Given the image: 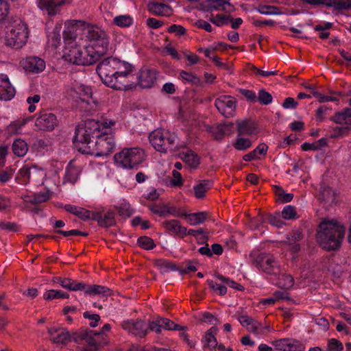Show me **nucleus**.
I'll return each mask as SVG.
<instances>
[{
	"label": "nucleus",
	"instance_id": "f257e3e1",
	"mask_svg": "<svg viewBox=\"0 0 351 351\" xmlns=\"http://www.w3.org/2000/svg\"><path fill=\"white\" fill-rule=\"evenodd\" d=\"M115 121L112 119H89L77 127L73 138L80 152L97 157L108 156L114 149L112 136Z\"/></svg>",
	"mask_w": 351,
	"mask_h": 351
},
{
	"label": "nucleus",
	"instance_id": "f03ea898",
	"mask_svg": "<svg viewBox=\"0 0 351 351\" xmlns=\"http://www.w3.org/2000/svg\"><path fill=\"white\" fill-rule=\"evenodd\" d=\"M107 47L108 45H63L62 58L76 65H92L107 53Z\"/></svg>",
	"mask_w": 351,
	"mask_h": 351
},
{
	"label": "nucleus",
	"instance_id": "7ed1b4c3",
	"mask_svg": "<svg viewBox=\"0 0 351 351\" xmlns=\"http://www.w3.org/2000/svg\"><path fill=\"white\" fill-rule=\"evenodd\" d=\"M345 227L335 219H324L319 224L317 238L323 248L335 250L341 245Z\"/></svg>",
	"mask_w": 351,
	"mask_h": 351
},
{
	"label": "nucleus",
	"instance_id": "20e7f679",
	"mask_svg": "<svg viewBox=\"0 0 351 351\" xmlns=\"http://www.w3.org/2000/svg\"><path fill=\"white\" fill-rule=\"evenodd\" d=\"M149 140L152 147L162 153L178 150L184 147V143L179 142L178 137L175 133L165 130L152 131L149 135Z\"/></svg>",
	"mask_w": 351,
	"mask_h": 351
},
{
	"label": "nucleus",
	"instance_id": "39448f33",
	"mask_svg": "<svg viewBox=\"0 0 351 351\" xmlns=\"http://www.w3.org/2000/svg\"><path fill=\"white\" fill-rule=\"evenodd\" d=\"M145 158V152L139 147L123 149L114 156V162L117 167L132 169H137Z\"/></svg>",
	"mask_w": 351,
	"mask_h": 351
},
{
	"label": "nucleus",
	"instance_id": "423d86ee",
	"mask_svg": "<svg viewBox=\"0 0 351 351\" xmlns=\"http://www.w3.org/2000/svg\"><path fill=\"white\" fill-rule=\"evenodd\" d=\"M134 66L128 62L118 58L113 82L110 87L115 90H128L132 87L133 82L130 80L133 78Z\"/></svg>",
	"mask_w": 351,
	"mask_h": 351
},
{
	"label": "nucleus",
	"instance_id": "0eeeda50",
	"mask_svg": "<svg viewBox=\"0 0 351 351\" xmlns=\"http://www.w3.org/2000/svg\"><path fill=\"white\" fill-rule=\"evenodd\" d=\"M111 329L109 324H106L101 330L96 332L93 330H85L73 336V341L77 344L79 351H96L98 348L99 335H106Z\"/></svg>",
	"mask_w": 351,
	"mask_h": 351
},
{
	"label": "nucleus",
	"instance_id": "6e6552de",
	"mask_svg": "<svg viewBox=\"0 0 351 351\" xmlns=\"http://www.w3.org/2000/svg\"><path fill=\"white\" fill-rule=\"evenodd\" d=\"M71 96L82 104V108L85 110L93 109L92 104L94 103L92 98V90L89 86L82 84L76 83L71 88Z\"/></svg>",
	"mask_w": 351,
	"mask_h": 351
},
{
	"label": "nucleus",
	"instance_id": "1a4fd4ad",
	"mask_svg": "<svg viewBox=\"0 0 351 351\" xmlns=\"http://www.w3.org/2000/svg\"><path fill=\"white\" fill-rule=\"evenodd\" d=\"M254 264L256 267L268 275L276 276L280 271L279 263L270 254L261 253L258 254L254 260Z\"/></svg>",
	"mask_w": 351,
	"mask_h": 351
},
{
	"label": "nucleus",
	"instance_id": "9d476101",
	"mask_svg": "<svg viewBox=\"0 0 351 351\" xmlns=\"http://www.w3.org/2000/svg\"><path fill=\"white\" fill-rule=\"evenodd\" d=\"M76 25H80L82 29V34L83 37L81 38L84 42H99L101 44L106 43V34L101 30L97 26H93L86 23L83 21H75Z\"/></svg>",
	"mask_w": 351,
	"mask_h": 351
},
{
	"label": "nucleus",
	"instance_id": "9b49d317",
	"mask_svg": "<svg viewBox=\"0 0 351 351\" xmlns=\"http://www.w3.org/2000/svg\"><path fill=\"white\" fill-rule=\"evenodd\" d=\"M118 58L114 57H108L105 58L97 66V73L102 82L110 87V84L113 82L112 77L115 71Z\"/></svg>",
	"mask_w": 351,
	"mask_h": 351
},
{
	"label": "nucleus",
	"instance_id": "f8f14e48",
	"mask_svg": "<svg viewBox=\"0 0 351 351\" xmlns=\"http://www.w3.org/2000/svg\"><path fill=\"white\" fill-rule=\"evenodd\" d=\"M215 106L222 116L230 118L235 114L237 101L230 95H221L215 99Z\"/></svg>",
	"mask_w": 351,
	"mask_h": 351
},
{
	"label": "nucleus",
	"instance_id": "ddd939ff",
	"mask_svg": "<svg viewBox=\"0 0 351 351\" xmlns=\"http://www.w3.org/2000/svg\"><path fill=\"white\" fill-rule=\"evenodd\" d=\"M28 38L29 30L26 25H19L5 33V44H26Z\"/></svg>",
	"mask_w": 351,
	"mask_h": 351
},
{
	"label": "nucleus",
	"instance_id": "4468645a",
	"mask_svg": "<svg viewBox=\"0 0 351 351\" xmlns=\"http://www.w3.org/2000/svg\"><path fill=\"white\" fill-rule=\"evenodd\" d=\"M56 116L47 111L40 112L35 121V126L40 130L52 131L58 125Z\"/></svg>",
	"mask_w": 351,
	"mask_h": 351
},
{
	"label": "nucleus",
	"instance_id": "2eb2a0df",
	"mask_svg": "<svg viewBox=\"0 0 351 351\" xmlns=\"http://www.w3.org/2000/svg\"><path fill=\"white\" fill-rule=\"evenodd\" d=\"M121 328L129 333L138 337H145L148 330L147 325L142 320L125 319L121 324Z\"/></svg>",
	"mask_w": 351,
	"mask_h": 351
},
{
	"label": "nucleus",
	"instance_id": "dca6fc26",
	"mask_svg": "<svg viewBox=\"0 0 351 351\" xmlns=\"http://www.w3.org/2000/svg\"><path fill=\"white\" fill-rule=\"evenodd\" d=\"M21 65L26 73H39L45 69V62L37 57L31 56L21 61Z\"/></svg>",
	"mask_w": 351,
	"mask_h": 351
},
{
	"label": "nucleus",
	"instance_id": "f3484780",
	"mask_svg": "<svg viewBox=\"0 0 351 351\" xmlns=\"http://www.w3.org/2000/svg\"><path fill=\"white\" fill-rule=\"evenodd\" d=\"M149 210L160 217L171 215L176 217H181L183 213L176 206H170L165 204H152L149 206Z\"/></svg>",
	"mask_w": 351,
	"mask_h": 351
},
{
	"label": "nucleus",
	"instance_id": "a211bd4d",
	"mask_svg": "<svg viewBox=\"0 0 351 351\" xmlns=\"http://www.w3.org/2000/svg\"><path fill=\"white\" fill-rule=\"evenodd\" d=\"M15 93V88L11 84L8 75L0 73V99L10 100L14 97Z\"/></svg>",
	"mask_w": 351,
	"mask_h": 351
},
{
	"label": "nucleus",
	"instance_id": "6ab92c4d",
	"mask_svg": "<svg viewBox=\"0 0 351 351\" xmlns=\"http://www.w3.org/2000/svg\"><path fill=\"white\" fill-rule=\"evenodd\" d=\"M48 332L51 340L55 343L66 344L71 339L73 340V336L71 337L67 330L56 326L49 328ZM77 333H75L76 335Z\"/></svg>",
	"mask_w": 351,
	"mask_h": 351
},
{
	"label": "nucleus",
	"instance_id": "aec40b11",
	"mask_svg": "<svg viewBox=\"0 0 351 351\" xmlns=\"http://www.w3.org/2000/svg\"><path fill=\"white\" fill-rule=\"evenodd\" d=\"M162 225L172 235L183 238L187 235V229L176 219L165 220Z\"/></svg>",
	"mask_w": 351,
	"mask_h": 351
},
{
	"label": "nucleus",
	"instance_id": "412c9836",
	"mask_svg": "<svg viewBox=\"0 0 351 351\" xmlns=\"http://www.w3.org/2000/svg\"><path fill=\"white\" fill-rule=\"evenodd\" d=\"M137 79L141 88H151L156 80V73L155 71L151 69L142 70Z\"/></svg>",
	"mask_w": 351,
	"mask_h": 351
},
{
	"label": "nucleus",
	"instance_id": "4be33fe9",
	"mask_svg": "<svg viewBox=\"0 0 351 351\" xmlns=\"http://www.w3.org/2000/svg\"><path fill=\"white\" fill-rule=\"evenodd\" d=\"M38 7L47 12L49 16H54L59 12V8L64 3V0H38Z\"/></svg>",
	"mask_w": 351,
	"mask_h": 351
},
{
	"label": "nucleus",
	"instance_id": "5701e85b",
	"mask_svg": "<svg viewBox=\"0 0 351 351\" xmlns=\"http://www.w3.org/2000/svg\"><path fill=\"white\" fill-rule=\"evenodd\" d=\"M237 134L250 136L257 134L258 130L255 123L251 121L244 120L237 123Z\"/></svg>",
	"mask_w": 351,
	"mask_h": 351
},
{
	"label": "nucleus",
	"instance_id": "b1692460",
	"mask_svg": "<svg viewBox=\"0 0 351 351\" xmlns=\"http://www.w3.org/2000/svg\"><path fill=\"white\" fill-rule=\"evenodd\" d=\"M93 220L104 227H110L115 223L114 214L111 211L106 212L104 215L101 212H94Z\"/></svg>",
	"mask_w": 351,
	"mask_h": 351
},
{
	"label": "nucleus",
	"instance_id": "393cba45",
	"mask_svg": "<svg viewBox=\"0 0 351 351\" xmlns=\"http://www.w3.org/2000/svg\"><path fill=\"white\" fill-rule=\"evenodd\" d=\"M147 10L153 14L158 16H169L171 14L172 12V10L169 5L157 2L149 3Z\"/></svg>",
	"mask_w": 351,
	"mask_h": 351
},
{
	"label": "nucleus",
	"instance_id": "a878e982",
	"mask_svg": "<svg viewBox=\"0 0 351 351\" xmlns=\"http://www.w3.org/2000/svg\"><path fill=\"white\" fill-rule=\"evenodd\" d=\"M217 333V328L215 326L211 327L206 332L202 340L204 348L212 350L217 348V341L215 337Z\"/></svg>",
	"mask_w": 351,
	"mask_h": 351
},
{
	"label": "nucleus",
	"instance_id": "bb28decb",
	"mask_svg": "<svg viewBox=\"0 0 351 351\" xmlns=\"http://www.w3.org/2000/svg\"><path fill=\"white\" fill-rule=\"evenodd\" d=\"M82 34V29L80 25H76L75 21L74 24L68 27L63 32L64 41L66 44H71L73 42H77V36Z\"/></svg>",
	"mask_w": 351,
	"mask_h": 351
},
{
	"label": "nucleus",
	"instance_id": "cd10ccee",
	"mask_svg": "<svg viewBox=\"0 0 351 351\" xmlns=\"http://www.w3.org/2000/svg\"><path fill=\"white\" fill-rule=\"evenodd\" d=\"M84 290V293L87 295L95 296L99 295L101 297H108L111 295V290L104 286L101 285H90L89 287H86Z\"/></svg>",
	"mask_w": 351,
	"mask_h": 351
},
{
	"label": "nucleus",
	"instance_id": "c85d7f7f",
	"mask_svg": "<svg viewBox=\"0 0 351 351\" xmlns=\"http://www.w3.org/2000/svg\"><path fill=\"white\" fill-rule=\"evenodd\" d=\"M330 119L337 124L351 125V109L346 108L343 110L335 113Z\"/></svg>",
	"mask_w": 351,
	"mask_h": 351
},
{
	"label": "nucleus",
	"instance_id": "c756f323",
	"mask_svg": "<svg viewBox=\"0 0 351 351\" xmlns=\"http://www.w3.org/2000/svg\"><path fill=\"white\" fill-rule=\"evenodd\" d=\"M29 177H30V182L35 186H40L44 183L46 173L43 169L32 166L31 172H29Z\"/></svg>",
	"mask_w": 351,
	"mask_h": 351
},
{
	"label": "nucleus",
	"instance_id": "7c9ffc66",
	"mask_svg": "<svg viewBox=\"0 0 351 351\" xmlns=\"http://www.w3.org/2000/svg\"><path fill=\"white\" fill-rule=\"evenodd\" d=\"M28 149L29 146L23 139L16 138L12 143V151L13 154L18 157H23L25 156Z\"/></svg>",
	"mask_w": 351,
	"mask_h": 351
},
{
	"label": "nucleus",
	"instance_id": "2f4dec72",
	"mask_svg": "<svg viewBox=\"0 0 351 351\" xmlns=\"http://www.w3.org/2000/svg\"><path fill=\"white\" fill-rule=\"evenodd\" d=\"M180 158L186 162L189 167L195 169L198 167L199 163V158L197 154H195L191 150H186L180 153Z\"/></svg>",
	"mask_w": 351,
	"mask_h": 351
},
{
	"label": "nucleus",
	"instance_id": "473e14b6",
	"mask_svg": "<svg viewBox=\"0 0 351 351\" xmlns=\"http://www.w3.org/2000/svg\"><path fill=\"white\" fill-rule=\"evenodd\" d=\"M58 282L60 285L69 291H82L85 289V284L82 282H77L69 278H59Z\"/></svg>",
	"mask_w": 351,
	"mask_h": 351
},
{
	"label": "nucleus",
	"instance_id": "72a5a7b5",
	"mask_svg": "<svg viewBox=\"0 0 351 351\" xmlns=\"http://www.w3.org/2000/svg\"><path fill=\"white\" fill-rule=\"evenodd\" d=\"M252 143V141L249 137L237 134L232 145L235 149L243 152L250 148Z\"/></svg>",
	"mask_w": 351,
	"mask_h": 351
},
{
	"label": "nucleus",
	"instance_id": "f704fd0d",
	"mask_svg": "<svg viewBox=\"0 0 351 351\" xmlns=\"http://www.w3.org/2000/svg\"><path fill=\"white\" fill-rule=\"evenodd\" d=\"M274 329L268 324L263 325L261 322L256 320L250 332L253 333L257 337L261 338L267 333H271Z\"/></svg>",
	"mask_w": 351,
	"mask_h": 351
},
{
	"label": "nucleus",
	"instance_id": "c9c22d12",
	"mask_svg": "<svg viewBox=\"0 0 351 351\" xmlns=\"http://www.w3.org/2000/svg\"><path fill=\"white\" fill-rule=\"evenodd\" d=\"M182 217H184L187 222L191 226H196L202 223L207 218L206 212H199L190 214L183 213Z\"/></svg>",
	"mask_w": 351,
	"mask_h": 351
},
{
	"label": "nucleus",
	"instance_id": "e433bc0d",
	"mask_svg": "<svg viewBox=\"0 0 351 351\" xmlns=\"http://www.w3.org/2000/svg\"><path fill=\"white\" fill-rule=\"evenodd\" d=\"M277 276L278 278L275 282L277 286L286 289H290L293 286L294 280L291 275L281 273V271H280V273L276 276Z\"/></svg>",
	"mask_w": 351,
	"mask_h": 351
},
{
	"label": "nucleus",
	"instance_id": "4c0bfd02",
	"mask_svg": "<svg viewBox=\"0 0 351 351\" xmlns=\"http://www.w3.org/2000/svg\"><path fill=\"white\" fill-rule=\"evenodd\" d=\"M80 173V168L70 162L66 168L65 179L67 182L75 183L77 180Z\"/></svg>",
	"mask_w": 351,
	"mask_h": 351
},
{
	"label": "nucleus",
	"instance_id": "58836bf2",
	"mask_svg": "<svg viewBox=\"0 0 351 351\" xmlns=\"http://www.w3.org/2000/svg\"><path fill=\"white\" fill-rule=\"evenodd\" d=\"M179 79L182 80L184 83H188L193 86H200L201 80L195 75L192 73L181 71L179 73Z\"/></svg>",
	"mask_w": 351,
	"mask_h": 351
},
{
	"label": "nucleus",
	"instance_id": "ea45409f",
	"mask_svg": "<svg viewBox=\"0 0 351 351\" xmlns=\"http://www.w3.org/2000/svg\"><path fill=\"white\" fill-rule=\"evenodd\" d=\"M212 182L210 180H203L198 184L193 186L195 196L198 198H203L205 196V193L210 189Z\"/></svg>",
	"mask_w": 351,
	"mask_h": 351
},
{
	"label": "nucleus",
	"instance_id": "a19ab883",
	"mask_svg": "<svg viewBox=\"0 0 351 351\" xmlns=\"http://www.w3.org/2000/svg\"><path fill=\"white\" fill-rule=\"evenodd\" d=\"M25 124L26 121L24 120L13 121L7 126L5 132L10 136L21 134Z\"/></svg>",
	"mask_w": 351,
	"mask_h": 351
},
{
	"label": "nucleus",
	"instance_id": "79ce46f5",
	"mask_svg": "<svg viewBox=\"0 0 351 351\" xmlns=\"http://www.w3.org/2000/svg\"><path fill=\"white\" fill-rule=\"evenodd\" d=\"M29 172H31V167L27 165L21 168L17 173L16 180L21 184H27L30 182V177H29Z\"/></svg>",
	"mask_w": 351,
	"mask_h": 351
},
{
	"label": "nucleus",
	"instance_id": "37998d69",
	"mask_svg": "<svg viewBox=\"0 0 351 351\" xmlns=\"http://www.w3.org/2000/svg\"><path fill=\"white\" fill-rule=\"evenodd\" d=\"M199 51H203L205 56L210 58L215 66L218 68L225 69L226 67V64L221 61V59L216 55H215L210 49L208 48H199Z\"/></svg>",
	"mask_w": 351,
	"mask_h": 351
},
{
	"label": "nucleus",
	"instance_id": "c03bdc74",
	"mask_svg": "<svg viewBox=\"0 0 351 351\" xmlns=\"http://www.w3.org/2000/svg\"><path fill=\"white\" fill-rule=\"evenodd\" d=\"M208 285L219 295H224L227 293L226 285L223 282H214L213 280H207Z\"/></svg>",
	"mask_w": 351,
	"mask_h": 351
},
{
	"label": "nucleus",
	"instance_id": "a18cd8bd",
	"mask_svg": "<svg viewBox=\"0 0 351 351\" xmlns=\"http://www.w3.org/2000/svg\"><path fill=\"white\" fill-rule=\"evenodd\" d=\"M44 299L47 300H51L56 298H68L69 294L62 292L60 290H49L45 292L43 295Z\"/></svg>",
	"mask_w": 351,
	"mask_h": 351
},
{
	"label": "nucleus",
	"instance_id": "49530a36",
	"mask_svg": "<svg viewBox=\"0 0 351 351\" xmlns=\"http://www.w3.org/2000/svg\"><path fill=\"white\" fill-rule=\"evenodd\" d=\"M158 319V323L159 325H160L161 328L162 329L165 330H179L180 326L178 324H176L173 322L171 321L170 319L167 318H163L158 317H156Z\"/></svg>",
	"mask_w": 351,
	"mask_h": 351
},
{
	"label": "nucleus",
	"instance_id": "de8ad7c7",
	"mask_svg": "<svg viewBox=\"0 0 351 351\" xmlns=\"http://www.w3.org/2000/svg\"><path fill=\"white\" fill-rule=\"evenodd\" d=\"M157 51L160 53L162 56H170L172 58L179 59V55L174 47L171 45H167L164 47L157 48Z\"/></svg>",
	"mask_w": 351,
	"mask_h": 351
},
{
	"label": "nucleus",
	"instance_id": "09e8293b",
	"mask_svg": "<svg viewBox=\"0 0 351 351\" xmlns=\"http://www.w3.org/2000/svg\"><path fill=\"white\" fill-rule=\"evenodd\" d=\"M238 321L242 326L245 327L250 332L252 330L255 322H256V319L247 315L239 316L238 317Z\"/></svg>",
	"mask_w": 351,
	"mask_h": 351
},
{
	"label": "nucleus",
	"instance_id": "8fccbe9b",
	"mask_svg": "<svg viewBox=\"0 0 351 351\" xmlns=\"http://www.w3.org/2000/svg\"><path fill=\"white\" fill-rule=\"evenodd\" d=\"M335 192L330 187H326L321 193V198L327 203H333L335 200Z\"/></svg>",
	"mask_w": 351,
	"mask_h": 351
},
{
	"label": "nucleus",
	"instance_id": "3c124183",
	"mask_svg": "<svg viewBox=\"0 0 351 351\" xmlns=\"http://www.w3.org/2000/svg\"><path fill=\"white\" fill-rule=\"evenodd\" d=\"M114 23L119 27H128L132 23V19L129 16L121 15L114 19Z\"/></svg>",
	"mask_w": 351,
	"mask_h": 351
},
{
	"label": "nucleus",
	"instance_id": "603ef678",
	"mask_svg": "<svg viewBox=\"0 0 351 351\" xmlns=\"http://www.w3.org/2000/svg\"><path fill=\"white\" fill-rule=\"evenodd\" d=\"M137 243L142 248L149 250L155 247L154 241L148 237H141L138 239Z\"/></svg>",
	"mask_w": 351,
	"mask_h": 351
},
{
	"label": "nucleus",
	"instance_id": "864d4df0",
	"mask_svg": "<svg viewBox=\"0 0 351 351\" xmlns=\"http://www.w3.org/2000/svg\"><path fill=\"white\" fill-rule=\"evenodd\" d=\"M256 101H259L264 105H268L272 101L271 95L265 90H260L258 93Z\"/></svg>",
	"mask_w": 351,
	"mask_h": 351
},
{
	"label": "nucleus",
	"instance_id": "5fc2aeb1",
	"mask_svg": "<svg viewBox=\"0 0 351 351\" xmlns=\"http://www.w3.org/2000/svg\"><path fill=\"white\" fill-rule=\"evenodd\" d=\"M348 127H333L331 129L330 137L332 138L343 137L348 133Z\"/></svg>",
	"mask_w": 351,
	"mask_h": 351
},
{
	"label": "nucleus",
	"instance_id": "6e6d98bb",
	"mask_svg": "<svg viewBox=\"0 0 351 351\" xmlns=\"http://www.w3.org/2000/svg\"><path fill=\"white\" fill-rule=\"evenodd\" d=\"M304 346L299 341L288 339L286 351H304Z\"/></svg>",
	"mask_w": 351,
	"mask_h": 351
},
{
	"label": "nucleus",
	"instance_id": "4d7b16f0",
	"mask_svg": "<svg viewBox=\"0 0 351 351\" xmlns=\"http://www.w3.org/2000/svg\"><path fill=\"white\" fill-rule=\"evenodd\" d=\"M83 316L84 318L90 320L89 326L90 327L95 328L98 326L100 321V316L99 315L92 313L90 311H86L84 313Z\"/></svg>",
	"mask_w": 351,
	"mask_h": 351
},
{
	"label": "nucleus",
	"instance_id": "13d9d810",
	"mask_svg": "<svg viewBox=\"0 0 351 351\" xmlns=\"http://www.w3.org/2000/svg\"><path fill=\"white\" fill-rule=\"evenodd\" d=\"M282 217L287 220L295 219L296 217L295 208L291 205L286 206L282 210Z\"/></svg>",
	"mask_w": 351,
	"mask_h": 351
},
{
	"label": "nucleus",
	"instance_id": "bf43d9fd",
	"mask_svg": "<svg viewBox=\"0 0 351 351\" xmlns=\"http://www.w3.org/2000/svg\"><path fill=\"white\" fill-rule=\"evenodd\" d=\"M217 278L220 282L224 283L226 287H230L237 290L242 289L241 285L237 284V282H235L232 280H230V278H226L221 275H218Z\"/></svg>",
	"mask_w": 351,
	"mask_h": 351
},
{
	"label": "nucleus",
	"instance_id": "052dcab7",
	"mask_svg": "<svg viewBox=\"0 0 351 351\" xmlns=\"http://www.w3.org/2000/svg\"><path fill=\"white\" fill-rule=\"evenodd\" d=\"M228 20H230L229 15L225 16L223 14H217L215 16L210 18V21L217 25V26H221L228 24Z\"/></svg>",
	"mask_w": 351,
	"mask_h": 351
},
{
	"label": "nucleus",
	"instance_id": "680f3d73",
	"mask_svg": "<svg viewBox=\"0 0 351 351\" xmlns=\"http://www.w3.org/2000/svg\"><path fill=\"white\" fill-rule=\"evenodd\" d=\"M93 213L94 212L90 211L88 210L85 209L84 208L80 207L75 216H77L83 221L93 220Z\"/></svg>",
	"mask_w": 351,
	"mask_h": 351
},
{
	"label": "nucleus",
	"instance_id": "e2e57ef3",
	"mask_svg": "<svg viewBox=\"0 0 351 351\" xmlns=\"http://www.w3.org/2000/svg\"><path fill=\"white\" fill-rule=\"evenodd\" d=\"M40 100V96L39 95H34L27 98V103L29 104L28 111L29 112H34L36 109V104H38Z\"/></svg>",
	"mask_w": 351,
	"mask_h": 351
},
{
	"label": "nucleus",
	"instance_id": "0e129e2a",
	"mask_svg": "<svg viewBox=\"0 0 351 351\" xmlns=\"http://www.w3.org/2000/svg\"><path fill=\"white\" fill-rule=\"evenodd\" d=\"M14 173V170L11 168H7L5 170L0 171V182L5 183L10 181Z\"/></svg>",
	"mask_w": 351,
	"mask_h": 351
},
{
	"label": "nucleus",
	"instance_id": "69168bd1",
	"mask_svg": "<svg viewBox=\"0 0 351 351\" xmlns=\"http://www.w3.org/2000/svg\"><path fill=\"white\" fill-rule=\"evenodd\" d=\"M34 195L36 204H39L49 199L51 197V193L49 190H45L43 191L35 193Z\"/></svg>",
	"mask_w": 351,
	"mask_h": 351
},
{
	"label": "nucleus",
	"instance_id": "338daca9",
	"mask_svg": "<svg viewBox=\"0 0 351 351\" xmlns=\"http://www.w3.org/2000/svg\"><path fill=\"white\" fill-rule=\"evenodd\" d=\"M258 10L260 13L267 15L276 14L279 13L278 8L277 7L267 5L259 6Z\"/></svg>",
	"mask_w": 351,
	"mask_h": 351
},
{
	"label": "nucleus",
	"instance_id": "774afa93",
	"mask_svg": "<svg viewBox=\"0 0 351 351\" xmlns=\"http://www.w3.org/2000/svg\"><path fill=\"white\" fill-rule=\"evenodd\" d=\"M173 179L170 181L169 185L171 186H180L183 184L182 178L181 174L176 170L172 171Z\"/></svg>",
	"mask_w": 351,
	"mask_h": 351
}]
</instances>
